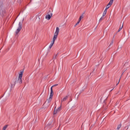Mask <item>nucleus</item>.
<instances>
[{
    "label": "nucleus",
    "instance_id": "nucleus-24",
    "mask_svg": "<svg viewBox=\"0 0 130 130\" xmlns=\"http://www.w3.org/2000/svg\"><path fill=\"white\" fill-rule=\"evenodd\" d=\"M100 20H102V17L101 18Z\"/></svg>",
    "mask_w": 130,
    "mask_h": 130
},
{
    "label": "nucleus",
    "instance_id": "nucleus-16",
    "mask_svg": "<svg viewBox=\"0 0 130 130\" xmlns=\"http://www.w3.org/2000/svg\"><path fill=\"white\" fill-rule=\"evenodd\" d=\"M56 56H57V55H55V56L53 57V59H55V58H56Z\"/></svg>",
    "mask_w": 130,
    "mask_h": 130
},
{
    "label": "nucleus",
    "instance_id": "nucleus-5",
    "mask_svg": "<svg viewBox=\"0 0 130 130\" xmlns=\"http://www.w3.org/2000/svg\"><path fill=\"white\" fill-rule=\"evenodd\" d=\"M112 4H113V0H110L109 3L106 7V10H108L111 6H112Z\"/></svg>",
    "mask_w": 130,
    "mask_h": 130
},
{
    "label": "nucleus",
    "instance_id": "nucleus-15",
    "mask_svg": "<svg viewBox=\"0 0 130 130\" xmlns=\"http://www.w3.org/2000/svg\"><path fill=\"white\" fill-rule=\"evenodd\" d=\"M106 13H107V9H105L103 13L106 14Z\"/></svg>",
    "mask_w": 130,
    "mask_h": 130
},
{
    "label": "nucleus",
    "instance_id": "nucleus-1",
    "mask_svg": "<svg viewBox=\"0 0 130 130\" xmlns=\"http://www.w3.org/2000/svg\"><path fill=\"white\" fill-rule=\"evenodd\" d=\"M58 33H59V27H56L55 32L53 37L52 41L51 42V44L49 47V48L50 49H51V48L53 46V44H54V42H55V40L57 39V36H58Z\"/></svg>",
    "mask_w": 130,
    "mask_h": 130
},
{
    "label": "nucleus",
    "instance_id": "nucleus-8",
    "mask_svg": "<svg viewBox=\"0 0 130 130\" xmlns=\"http://www.w3.org/2000/svg\"><path fill=\"white\" fill-rule=\"evenodd\" d=\"M68 98H69V96H66L64 98H63V99H61V103H62V102H64V101H66L67 99H68Z\"/></svg>",
    "mask_w": 130,
    "mask_h": 130
},
{
    "label": "nucleus",
    "instance_id": "nucleus-19",
    "mask_svg": "<svg viewBox=\"0 0 130 130\" xmlns=\"http://www.w3.org/2000/svg\"><path fill=\"white\" fill-rule=\"evenodd\" d=\"M106 14H105V13H103V17H105V15H106Z\"/></svg>",
    "mask_w": 130,
    "mask_h": 130
},
{
    "label": "nucleus",
    "instance_id": "nucleus-21",
    "mask_svg": "<svg viewBox=\"0 0 130 130\" xmlns=\"http://www.w3.org/2000/svg\"><path fill=\"white\" fill-rule=\"evenodd\" d=\"M119 81H120V79H119V80L118 83H117L116 86H117V85H118V84H119Z\"/></svg>",
    "mask_w": 130,
    "mask_h": 130
},
{
    "label": "nucleus",
    "instance_id": "nucleus-20",
    "mask_svg": "<svg viewBox=\"0 0 130 130\" xmlns=\"http://www.w3.org/2000/svg\"><path fill=\"white\" fill-rule=\"evenodd\" d=\"M77 25H79V22H77V23L75 25V27H76V26H77Z\"/></svg>",
    "mask_w": 130,
    "mask_h": 130
},
{
    "label": "nucleus",
    "instance_id": "nucleus-26",
    "mask_svg": "<svg viewBox=\"0 0 130 130\" xmlns=\"http://www.w3.org/2000/svg\"><path fill=\"white\" fill-rule=\"evenodd\" d=\"M23 21H24V19H23Z\"/></svg>",
    "mask_w": 130,
    "mask_h": 130
},
{
    "label": "nucleus",
    "instance_id": "nucleus-7",
    "mask_svg": "<svg viewBox=\"0 0 130 130\" xmlns=\"http://www.w3.org/2000/svg\"><path fill=\"white\" fill-rule=\"evenodd\" d=\"M51 17H52V14H51L50 15L48 14L46 15L45 19H46V20H48V21H49V20L51 19Z\"/></svg>",
    "mask_w": 130,
    "mask_h": 130
},
{
    "label": "nucleus",
    "instance_id": "nucleus-25",
    "mask_svg": "<svg viewBox=\"0 0 130 130\" xmlns=\"http://www.w3.org/2000/svg\"><path fill=\"white\" fill-rule=\"evenodd\" d=\"M57 130H59V128H58Z\"/></svg>",
    "mask_w": 130,
    "mask_h": 130
},
{
    "label": "nucleus",
    "instance_id": "nucleus-13",
    "mask_svg": "<svg viewBox=\"0 0 130 130\" xmlns=\"http://www.w3.org/2000/svg\"><path fill=\"white\" fill-rule=\"evenodd\" d=\"M9 125H5L3 128V130H6L7 129V128H8V126Z\"/></svg>",
    "mask_w": 130,
    "mask_h": 130
},
{
    "label": "nucleus",
    "instance_id": "nucleus-23",
    "mask_svg": "<svg viewBox=\"0 0 130 130\" xmlns=\"http://www.w3.org/2000/svg\"><path fill=\"white\" fill-rule=\"evenodd\" d=\"M80 22H81V21H80L79 20H78L77 23H78L79 24H80Z\"/></svg>",
    "mask_w": 130,
    "mask_h": 130
},
{
    "label": "nucleus",
    "instance_id": "nucleus-14",
    "mask_svg": "<svg viewBox=\"0 0 130 130\" xmlns=\"http://www.w3.org/2000/svg\"><path fill=\"white\" fill-rule=\"evenodd\" d=\"M120 127H121V124H119V125H118V126L117 127V129L119 130V128H120Z\"/></svg>",
    "mask_w": 130,
    "mask_h": 130
},
{
    "label": "nucleus",
    "instance_id": "nucleus-18",
    "mask_svg": "<svg viewBox=\"0 0 130 130\" xmlns=\"http://www.w3.org/2000/svg\"><path fill=\"white\" fill-rule=\"evenodd\" d=\"M113 44V41H112L110 44V45H112Z\"/></svg>",
    "mask_w": 130,
    "mask_h": 130
},
{
    "label": "nucleus",
    "instance_id": "nucleus-11",
    "mask_svg": "<svg viewBox=\"0 0 130 130\" xmlns=\"http://www.w3.org/2000/svg\"><path fill=\"white\" fill-rule=\"evenodd\" d=\"M123 28V23H122V26H120V28L118 31V32H119V31H121V30Z\"/></svg>",
    "mask_w": 130,
    "mask_h": 130
},
{
    "label": "nucleus",
    "instance_id": "nucleus-9",
    "mask_svg": "<svg viewBox=\"0 0 130 130\" xmlns=\"http://www.w3.org/2000/svg\"><path fill=\"white\" fill-rule=\"evenodd\" d=\"M53 90L52 89V87H51V92L50 93V97H53Z\"/></svg>",
    "mask_w": 130,
    "mask_h": 130
},
{
    "label": "nucleus",
    "instance_id": "nucleus-6",
    "mask_svg": "<svg viewBox=\"0 0 130 130\" xmlns=\"http://www.w3.org/2000/svg\"><path fill=\"white\" fill-rule=\"evenodd\" d=\"M0 15L2 17L5 16V15H6V11L5 10V9H1L0 11Z\"/></svg>",
    "mask_w": 130,
    "mask_h": 130
},
{
    "label": "nucleus",
    "instance_id": "nucleus-17",
    "mask_svg": "<svg viewBox=\"0 0 130 130\" xmlns=\"http://www.w3.org/2000/svg\"><path fill=\"white\" fill-rule=\"evenodd\" d=\"M56 86H58V84H55V85H53L52 87V88H53V87H56Z\"/></svg>",
    "mask_w": 130,
    "mask_h": 130
},
{
    "label": "nucleus",
    "instance_id": "nucleus-4",
    "mask_svg": "<svg viewBox=\"0 0 130 130\" xmlns=\"http://www.w3.org/2000/svg\"><path fill=\"white\" fill-rule=\"evenodd\" d=\"M61 109V106L56 109V107H55L54 110V114H56L58 112H59Z\"/></svg>",
    "mask_w": 130,
    "mask_h": 130
},
{
    "label": "nucleus",
    "instance_id": "nucleus-12",
    "mask_svg": "<svg viewBox=\"0 0 130 130\" xmlns=\"http://www.w3.org/2000/svg\"><path fill=\"white\" fill-rule=\"evenodd\" d=\"M83 18H84V15L82 14L81 16H80L79 18V20L81 21L82 19H83Z\"/></svg>",
    "mask_w": 130,
    "mask_h": 130
},
{
    "label": "nucleus",
    "instance_id": "nucleus-22",
    "mask_svg": "<svg viewBox=\"0 0 130 130\" xmlns=\"http://www.w3.org/2000/svg\"><path fill=\"white\" fill-rule=\"evenodd\" d=\"M18 3H21V0H18Z\"/></svg>",
    "mask_w": 130,
    "mask_h": 130
},
{
    "label": "nucleus",
    "instance_id": "nucleus-3",
    "mask_svg": "<svg viewBox=\"0 0 130 130\" xmlns=\"http://www.w3.org/2000/svg\"><path fill=\"white\" fill-rule=\"evenodd\" d=\"M22 23H21V22H20L19 23L18 28L15 31L16 35H18V34H19V32H20V31H21V30H22Z\"/></svg>",
    "mask_w": 130,
    "mask_h": 130
},
{
    "label": "nucleus",
    "instance_id": "nucleus-10",
    "mask_svg": "<svg viewBox=\"0 0 130 130\" xmlns=\"http://www.w3.org/2000/svg\"><path fill=\"white\" fill-rule=\"evenodd\" d=\"M52 100V96H49V99L47 100L48 103H50Z\"/></svg>",
    "mask_w": 130,
    "mask_h": 130
},
{
    "label": "nucleus",
    "instance_id": "nucleus-2",
    "mask_svg": "<svg viewBox=\"0 0 130 130\" xmlns=\"http://www.w3.org/2000/svg\"><path fill=\"white\" fill-rule=\"evenodd\" d=\"M23 71L20 72L19 74L18 78L16 79L15 84H17V85H21L22 84V78L23 77Z\"/></svg>",
    "mask_w": 130,
    "mask_h": 130
}]
</instances>
